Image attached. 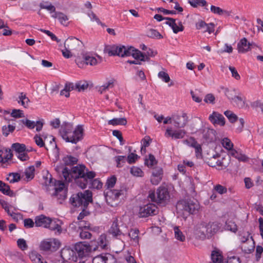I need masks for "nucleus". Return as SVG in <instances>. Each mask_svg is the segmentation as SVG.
Masks as SVG:
<instances>
[{"label":"nucleus","instance_id":"43","mask_svg":"<svg viewBox=\"0 0 263 263\" xmlns=\"http://www.w3.org/2000/svg\"><path fill=\"white\" fill-rule=\"evenodd\" d=\"M15 127L11 125H8V126L4 125L2 126V130L3 135L7 137L10 133H12L15 130Z\"/></svg>","mask_w":263,"mask_h":263},{"label":"nucleus","instance_id":"10","mask_svg":"<svg viewBox=\"0 0 263 263\" xmlns=\"http://www.w3.org/2000/svg\"><path fill=\"white\" fill-rule=\"evenodd\" d=\"M109 56L118 55L121 57H128L130 53L129 47L123 45H112L107 49Z\"/></svg>","mask_w":263,"mask_h":263},{"label":"nucleus","instance_id":"44","mask_svg":"<svg viewBox=\"0 0 263 263\" xmlns=\"http://www.w3.org/2000/svg\"><path fill=\"white\" fill-rule=\"evenodd\" d=\"M146 35L148 37L153 39H162V35L156 30L150 29L147 31Z\"/></svg>","mask_w":263,"mask_h":263},{"label":"nucleus","instance_id":"46","mask_svg":"<svg viewBox=\"0 0 263 263\" xmlns=\"http://www.w3.org/2000/svg\"><path fill=\"white\" fill-rule=\"evenodd\" d=\"M12 148L18 154L26 152V146L24 144L18 143H13Z\"/></svg>","mask_w":263,"mask_h":263},{"label":"nucleus","instance_id":"27","mask_svg":"<svg viewBox=\"0 0 263 263\" xmlns=\"http://www.w3.org/2000/svg\"><path fill=\"white\" fill-rule=\"evenodd\" d=\"M108 232L114 236H118L122 234L121 231L119 229L117 219L115 220V221L112 222V224Z\"/></svg>","mask_w":263,"mask_h":263},{"label":"nucleus","instance_id":"33","mask_svg":"<svg viewBox=\"0 0 263 263\" xmlns=\"http://www.w3.org/2000/svg\"><path fill=\"white\" fill-rule=\"evenodd\" d=\"M40 7L41 9H46L50 13L52 14L57 12L56 11L55 7L51 3L48 2L40 3Z\"/></svg>","mask_w":263,"mask_h":263},{"label":"nucleus","instance_id":"61","mask_svg":"<svg viewBox=\"0 0 263 263\" xmlns=\"http://www.w3.org/2000/svg\"><path fill=\"white\" fill-rule=\"evenodd\" d=\"M88 15L91 21H96L97 24L101 25L102 26H105V25L104 24L101 23V22L100 21L99 18L97 16V15L92 11H90V12H88Z\"/></svg>","mask_w":263,"mask_h":263},{"label":"nucleus","instance_id":"3","mask_svg":"<svg viewBox=\"0 0 263 263\" xmlns=\"http://www.w3.org/2000/svg\"><path fill=\"white\" fill-rule=\"evenodd\" d=\"M83 128L79 125L74 130H72V125L65 123L61 127L60 133L62 138L67 142L76 143L80 140L82 136Z\"/></svg>","mask_w":263,"mask_h":263},{"label":"nucleus","instance_id":"51","mask_svg":"<svg viewBox=\"0 0 263 263\" xmlns=\"http://www.w3.org/2000/svg\"><path fill=\"white\" fill-rule=\"evenodd\" d=\"M0 191H1L3 194L7 195H9L11 193V191H10L9 186L1 180H0Z\"/></svg>","mask_w":263,"mask_h":263},{"label":"nucleus","instance_id":"63","mask_svg":"<svg viewBox=\"0 0 263 263\" xmlns=\"http://www.w3.org/2000/svg\"><path fill=\"white\" fill-rule=\"evenodd\" d=\"M215 97L212 93L207 94L204 99V101L206 103H215Z\"/></svg>","mask_w":263,"mask_h":263},{"label":"nucleus","instance_id":"49","mask_svg":"<svg viewBox=\"0 0 263 263\" xmlns=\"http://www.w3.org/2000/svg\"><path fill=\"white\" fill-rule=\"evenodd\" d=\"M104 263H117L116 259L110 254H103Z\"/></svg>","mask_w":263,"mask_h":263},{"label":"nucleus","instance_id":"31","mask_svg":"<svg viewBox=\"0 0 263 263\" xmlns=\"http://www.w3.org/2000/svg\"><path fill=\"white\" fill-rule=\"evenodd\" d=\"M17 102L21 103L24 108H27L30 102V100L27 97L25 94L23 92H21L20 93L18 97Z\"/></svg>","mask_w":263,"mask_h":263},{"label":"nucleus","instance_id":"14","mask_svg":"<svg viewBox=\"0 0 263 263\" xmlns=\"http://www.w3.org/2000/svg\"><path fill=\"white\" fill-rule=\"evenodd\" d=\"M83 43L76 37H69L64 43V47L72 51H76L82 47Z\"/></svg>","mask_w":263,"mask_h":263},{"label":"nucleus","instance_id":"42","mask_svg":"<svg viewBox=\"0 0 263 263\" xmlns=\"http://www.w3.org/2000/svg\"><path fill=\"white\" fill-rule=\"evenodd\" d=\"M166 20L167 21L166 22L165 24L172 28L174 33H177L178 32V30H177V23H176V20L173 18L166 17Z\"/></svg>","mask_w":263,"mask_h":263},{"label":"nucleus","instance_id":"58","mask_svg":"<svg viewBox=\"0 0 263 263\" xmlns=\"http://www.w3.org/2000/svg\"><path fill=\"white\" fill-rule=\"evenodd\" d=\"M191 146L195 148L197 157L199 158L200 157H201L202 151L201 146L199 144H198L196 142L193 141L191 143Z\"/></svg>","mask_w":263,"mask_h":263},{"label":"nucleus","instance_id":"30","mask_svg":"<svg viewBox=\"0 0 263 263\" xmlns=\"http://www.w3.org/2000/svg\"><path fill=\"white\" fill-rule=\"evenodd\" d=\"M139 231L137 229H132L128 233L129 237L135 245L139 244Z\"/></svg>","mask_w":263,"mask_h":263},{"label":"nucleus","instance_id":"55","mask_svg":"<svg viewBox=\"0 0 263 263\" xmlns=\"http://www.w3.org/2000/svg\"><path fill=\"white\" fill-rule=\"evenodd\" d=\"M216 133V131L212 129H208L206 133L204 134V137L211 141H212L214 139V137L215 136V134Z\"/></svg>","mask_w":263,"mask_h":263},{"label":"nucleus","instance_id":"54","mask_svg":"<svg viewBox=\"0 0 263 263\" xmlns=\"http://www.w3.org/2000/svg\"><path fill=\"white\" fill-rule=\"evenodd\" d=\"M221 143L225 148L230 151V152L231 151V149H233V144L229 139L227 138H224L222 140Z\"/></svg>","mask_w":263,"mask_h":263},{"label":"nucleus","instance_id":"12","mask_svg":"<svg viewBox=\"0 0 263 263\" xmlns=\"http://www.w3.org/2000/svg\"><path fill=\"white\" fill-rule=\"evenodd\" d=\"M172 120L176 127L183 128L187 124L189 118L186 113L182 112L173 115Z\"/></svg>","mask_w":263,"mask_h":263},{"label":"nucleus","instance_id":"59","mask_svg":"<svg viewBox=\"0 0 263 263\" xmlns=\"http://www.w3.org/2000/svg\"><path fill=\"white\" fill-rule=\"evenodd\" d=\"M116 177L115 176H112L107 180L105 186H107V189L113 187L116 184Z\"/></svg>","mask_w":263,"mask_h":263},{"label":"nucleus","instance_id":"50","mask_svg":"<svg viewBox=\"0 0 263 263\" xmlns=\"http://www.w3.org/2000/svg\"><path fill=\"white\" fill-rule=\"evenodd\" d=\"M224 114L232 123L235 122L238 119L237 116L230 110L224 111Z\"/></svg>","mask_w":263,"mask_h":263},{"label":"nucleus","instance_id":"20","mask_svg":"<svg viewBox=\"0 0 263 263\" xmlns=\"http://www.w3.org/2000/svg\"><path fill=\"white\" fill-rule=\"evenodd\" d=\"M51 16L55 19H57L62 25L67 26L69 24V16L62 12L57 11L52 14Z\"/></svg>","mask_w":263,"mask_h":263},{"label":"nucleus","instance_id":"40","mask_svg":"<svg viewBox=\"0 0 263 263\" xmlns=\"http://www.w3.org/2000/svg\"><path fill=\"white\" fill-rule=\"evenodd\" d=\"M3 153V151L0 150V157L2 158L1 162L3 163H5L7 162L9 160L11 159L12 156V154L11 152V149H5V154L4 157H2V154Z\"/></svg>","mask_w":263,"mask_h":263},{"label":"nucleus","instance_id":"28","mask_svg":"<svg viewBox=\"0 0 263 263\" xmlns=\"http://www.w3.org/2000/svg\"><path fill=\"white\" fill-rule=\"evenodd\" d=\"M63 161L65 166V167H67L68 166H71L77 164L78 159L71 156L67 155L63 158Z\"/></svg>","mask_w":263,"mask_h":263},{"label":"nucleus","instance_id":"32","mask_svg":"<svg viewBox=\"0 0 263 263\" xmlns=\"http://www.w3.org/2000/svg\"><path fill=\"white\" fill-rule=\"evenodd\" d=\"M29 257L33 263H46L43 262L42 256L36 252H31L29 254Z\"/></svg>","mask_w":263,"mask_h":263},{"label":"nucleus","instance_id":"36","mask_svg":"<svg viewBox=\"0 0 263 263\" xmlns=\"http://www.w3.org/2000/svg\"><path fill=\"white\" fill-rule=\"evenodd\" d=\"M114 80H111L104 85L100 86L98 88V91L100 92V93H103L110 88H112L114 86Z\"/></svg>","mask_w":263,"mask_h":263},{"label":"nucleus","instance_id":"38","mask_svg":"<svg viewBox=\"0 0 263 263\" xmlns=\"http://www.w3.org/2000/svg\"><path fill=\"white\" fill-rule=\"evenodd\" d=\"M34 171L35 169L33 166H29L26 169L25 175L27 181L32 179L34 178Z\"/></svg>","mask_w":263,"mask_h":263},{"label":"nucleus","instance_id":"17","mask_svg":"<svg viewBox=\"0 0 263 263\" xmlns=\"http://www.w3.org/2000/svg\"><path fill=\"white\" fill-rule=\"evenodd\" d=\"M249 237L250 234H248V237L242 240L241 249L246 253H251L255 248L254 241L252 237Z\"/></svg>","mask_w":263,"mask_h":263},{"label":"nucleus","instance_id":"35","mask_svg":"<svg viewBox=\"0 0 263 263\" xmlns=\"http://www.w3.org/2000/svg\"><path fill=\"white\" fill-rule=\"evenodd\" d=\"M83 58L84 62L86 65L90 66H95L98 64V61L96 58L92 57L88 54H85L83 55Z\"/></svg>","mask_w":263,"mask_h":263},{"label":"nucleus","instance_id":"9","mask_svg":"<svg viewBox=\"0 0 263 263\" xmlns=\"http://www.w3.org/2000/svg\"><path fill=\"white\" fill-rule=\"evenodd\" d=\"M215 224H206L205 223L198 224L195 227V234L200 239H204L206 235L215 233Z\"/></svg>","mask_w":263,"mask_h":263},{"label":"nucleus","instance_id":"26","mask_svg":"<svg viewBox=\"0 0 263 263\" xmlns=\"http://www.w3.org/2000/svg\"><path fill=\"white\" fill-rule=\"evenodd\" d=\"M212 262L211 263H223V256L221 252L218 250L213 251L211 254Z\"/></svg>","mask_w":263,"mask_h":263},{"label":"nucleus","instance_id":"45","mask_svg":"<svg viewBox=\"0 0 263 263\" xmlns=\"http://www.w3.org/2000/svg\"><path fill=\"white\" fill-rule=\"evenodd\" d=\"M88 87V84L85 81H79L75 85L76 89L79 92L83 91Z\"/></svg>","mask_w":263,"mask_h":263},{"label":"nucleus","instance_id":"48","mask_svg":"<svg viewBox=\"0 0 263 263\" xmlns=\"http://www.w3.org/2000/svg\"><path fill=\"white\" fill-rule=\"evenodd\" d=\"M21 179V175L20 174L17 173H12L9 174V177L7 178V180L10 183H14L18 182Z\"/></svg>","mask_w":263,"mask_h":263},{"label":"nucleus","instance_id":"39","mask_svg":"<svg viewBox=\"0 0 263 263\" xmlns=\"http://www.w3.org/2000/svg\"><path fill=\"white\" fill-rule=\"evenodd\" d=\"M47 228L52 231H57L59 233H61L62 231V228L60 225L55 221H52L51 219H50V223Z\"/></svg>","mask_w":263,"mask_h":263},{"label":"nucleus","instance_id":"25","mask_svg":"<svg viewBox=\"0 0 263 263\" xmlns=\"http://www.w3.org/2000/svg\"><path fill=\"white\" fill-rule=\"evenodd\" d=\"M55 170L58 172H62L64 180L66 182H69L70 179L68 178V167H64L62 164L57 165L55 167Z\"/></svg>","mask_w":263,"mask_h":263},{"label":"nucleus","instance_id":"41","mask_svg":"<svg viewBox=\"0 0 263 263\" xmlns=\"http://www.w3.org/2000/svg\"><path fill=\"white\" fill-rule=\"evenodd\" d=\"M189 3L194 8H197L198 6L204 7L207 5L205 0H189Z\"/></svg>","mask_w":263,"mask_h":263},{"label":"nucleus","instance_id":"23","mask_svg":"<svg viewBox=\"0 0 263 263\" xmlns=\"http://www.w3.org/2000/svg\"><path fill=\"white\" fill-rule=\"evenodd\" d=\"M129 49L130 53L129 56L132 55L137 60H139L140 61H145V54L132 46L129 47Z\"/></svg>","mask_w":263,"mask_h":263},{"label":"nucleus","instance_id":"2","mask_svg":"<svg viewBox=\"0 0 263 263\" xmlns=\"http://www.w3.org/2000/svg\"><path fill=\"white\" fill-rule=\"evenodd\" d=\"M70 201L74 206H81L82 211L79 215L78 219L82 220L89 214L86 208L89 203L92 202V193L89 190H86L83 193L79 192L73 195L70 199Z\"/></svg>","mask_w":263,"mask_h":263},{"label":"nucleus","instance_id":"19","mask_svg":"<svg viewBox=\"0 0 263 263\" xmlns=\"http://www.w3.org/2000/svg\"><path fill=\"white\" fill-rule=\"evenodd\" d=\"M209 120L214 125L219 124L221 126H224L225 124L224 117L216 111L213 112L212 114L209 116Z\"/></svg>","mask_w":263,"mask_h":263},{"label":"nucleus","instance_id":"53","mask_svg":"<svg viewBox=\"0 0 263 263\" xmlns=\"http://www.w3.org/2000/svg\"><path fill=\"white\" fill-rule=\"evenodd\" d=\"M97 244H98V247H100L101 249H106L107 246L106 236L101 235L99 238V241L97 242Z\"/></svg>","mask_w":263,"mask_h":263},{"label":"nucleus","instance_id":"11","mask_svg":"<svg viewBox=\"0 0 263 263\" xmlns=\"http://www.w3.org/2000/svg\"><path fill=\"white\" fill-rule=\"evenodd\" d=\"M64 187L65 184L63 182L54 180V192L52 196L56 197L60 203H62L66 197V192L64 190Z\"/></svg>","mask_w":263,"mask_h":263},{"label":"nucleus","instance_id":"1","mask_svg":"<svg viewBox=\"0 0 263 263\" xmlns=\"http://www.w3.org/2000/svg\"><path fill=\"white\" fill-rule=\"evenodd\" d=\"M68 174L70 182L74 179L77 184L82 189L86 188L88 182L91 181L96 176L95 172L88 171L83 165H78L69 169Z\"/></svg>","mask_w":263,"mask_h":263},{"label":"nucleus","instance_id":"18","mask_svg":"<svg viewBox=\"0 0 263 263\" xmlns=\"http://www.w3.org/2000/svg\"><path fill=\"white\" fill-rule=\"evenodd\" d=\"M254 46L248 41L246 38L243 37L237 44V49L239 53H246L249 51Z\"/></svg>","mask_w":263,"mask_h":263},{"label":"nucleus","instance_id":"56","mask_svg":"<svg viewBox=\"0 0 263 263\" xmlns=\"http://www.w3.org/2000/svg\"><path fill=\"white\" fill-rule=\"evenodd\" d=\"M231 99L236 103L238 107L242 108L245 106V102L241 97L236 96L234 98H232Z\"/></svg>","mask_w":263,"mask_h":263},{"label":"nucleus","instance_id":"37","mask_svg":"<svg viewBox=\"0 0 263 263\" xmlns=\"http://www.w3.org/2000/svg\"><path fill=\"white\" fill-rule=\"evenodd\" d=\"M230 153L231 156L234 157L239 161L245 162L248 159V158L246 155L239 154L235 149H231Z\"/></svg>","mask_w":263,"mask_h":263},{"label":"nucleus","instance_id":"13","mask_svg":"<svg viewBox=\"0 0 263 263\" xmlns=\"http://www.w3.org/2000/svg\"><path fill=\"white\" fill-rule=\"evenodd\" d=\"M157 213V207L153 203L147 204L139 210V215L142 217L156 215Z\"/></svg>","mask_w":263,"mask_h":263},{"label":"nucleus","instance_id":"62","mask_svg":"<svg viewBox=\"0 0 263 263\" xmlns=\"http://www.w3.org/2000/svg\"><path fill=\"white\" fill-rule=\"evenodd\" d=\"M214 190L220 194H223L227 192V189L225 186L220 184H217L214 186Z\"/></svg>","mask_w":263,"mask_h":263},{"label":"nucleus","instance_id":"4","mask_svg":"<svg viewBox=\"0 0 263 263\" xmlns=\"http://www.w3.org/2000/svg\"><path fill=\"white\" fill-rule=\"evenodd\" d=\"M199 208L198 201L194 199L181 200L176 204L177 213L184 217L190 214L196 213Z\"/></svg>","mask_w":263,"mask_h":263},{"label":"nucleus","instance_id":"34","mask_svg":"<svg viewBox=\"0 0 263 263\" xmlns=\"http://www.w3.org/2000/svg\"><path fill=\"white\" fill-rule=\"evenodd\" d=\"M108 123L109 125L113 126L121 125H125L127 124V120L125 118H114L108 121Z\"/></svg>","mask_w":263,"mask_h":263},{"label":"nucleus","instance_id":"7","mask_svg":"<svg viewBox=\"0 0 263 263\" xmlns=\"http://www.w3.org/2000/svg\"><path fill=\"white\" fill-rule=\"evenodd\" d=\"M61 246V242L57 238H50L44 239L40 244L39 248L41 251L52 253L57 251Z\"/></svg>","mask_w":263,"mask_h":263},{"label":"nucleus","instance_id":"21","mask_svg":"<svg viewBox=\"0 0 263 263\" xmlns=\"http://www.w3.org/2000/svg\"><path fill=\"white\" fill-rule=\"evenodd\" d=\"M186 133V131L183 129H180L173 132L171 128H168L166 130V134L172 138H174L175 139L183 138Z\"/></svg>","mask_w":263,"mask_h":263},{"label":"nucleus","instance_id":"8","mask_svg":"<svg viewBox=\"0 0 263 263\" xmlns=\"http://www.w3.org/2000/svg\"><path fill=\"white\" fill-rule=\"evenodd\" d=\"M126 190L125 189L107 191L105 196L107 203L111 206H117L120 202V197L123 196Z\"/></svg>","mask_w":263,"mask_h":263},{"label":"nucleus","instance_id":"15","mask_svg":"<svg viewBox=\"0 0 263 263\" xmlns=\"http://www.w3.org/2000/svg\"><path fill=\"white\" fill-rule=\"evenodd\" d=\"M74 249L80 258L86 257L90 253V247L88 246V243L85 242L77 243L75 245Z\"/></svg>","mask_w":263,"mask_h":263},{"label":"nucleus","instance_id":"60","mask_svg":"<svg viewBox=\"0 0 263 263\" xmlns=\"http://www.w3.org/2000/svg\"><path fill=\"white\" fill-rule=\"evenodd\" d=\"M158 76L165 83H167L170 81L169 75L165 71H160L158 74Z\"/></svg>","mask_w":263,"mask_h":263},{"label":"nucleus","instance_id":"16","mask_svg":"<svg viewBox=\"0 0 263 263\" xmlns=\"http://www.w3.org/2000/svg\"><path fill=\"white\" fill-rule=\"evenodd\" d=\"M61 256L65 261L70 260L76 262L77 260L76 252L69 248H63L61 250Z\"/></svg>","mask_w":263,"mask_h":263},{"label":"nucleus","instance_id":"47","mask_svg":"<svg viewBox=\"0 0 263 263\" xmlns=\"http://www.w3.org/2000/svg\"><path fill=\"white\" fill-rule=\"evenodd\" d=\"M157 163V160L155 159L154 156L152 154H149L148 158L145 159L144 163L148 167H152Z\"/></svg>","mask_w":263,"mask_h":263},{"label":"nucleus","instance_id":"57","mask_svg":"<svg viewBox=\"0 0 263 263\" xmlns=\"http://www.w3.org/2000/svg\"><path fill=\"white\" fill-rule=\"evenodd\" d=\"M130 173L132 175L137 177H142L143 175L142 171L138 167H132L130 168Z\"/></svg>","mask_w":263,"mask_h":263},{"label":"nucleus","instance_id":"64","mask_svg":"<svg viewBox=\"0 0 263 263\" xmlns=\"http://www.w3.org/2000/svg\"><path fill=\"white\" fill-rule=\"evenodd\" d=\"M138 158L139 156L137 154L132 153L127 157V161L128 163L132 164L135 162Z\"/></svg>","mask_w":263,"mask_h":263},{"label":"nucleus","instance_id":"6","mask_svg":"<svg viewBox=\"0 0 263 263\" xmlns=\"http://www.w3.org/2000/svg\"><path fill=\"white\" fill-rule=\"evenodd\" d=\"M230 162L229 156L221 157L220 155L217 154L209 158L207 163L211 167L217 168L218 170H222L227 167Z\"/></svg>","mask_w":263,"mask_h":263},{"label":"nucleus","instance_id":"29","mask_svg":"<svg viewBox=\"0 0 263 263\" xmlns=\"http://www.w3.org/2000/svg\"><path fill=\"white\" fill-rule=\"evenodd\" d=\"M173 231L174 233L175 238L183 242L185 240V236L183 234L181 231L180 230L179 227L174 226L173 227Z\"/></svg>","mask_w":263,"mask_h":263},{"label":"nucleus","instance_id":"5","mask_svg":"<svg viewBox=\"0 0 263 263\" xmlns=\"http://www.w3.org/2000/svg\"><path fill=\"white\" fill-rule=\"evenodd\" d=\"M157 197L154 192L149 194L148 198L152 202L161 205H164L170 199V195L167 189L164 186H160L157 190Z\"/></svg>","mask_w":263,"mask_h":263},{"label":"nucleus","instance_id":"22","mask_svg":"<svg viewBox=\"0 0 263 263\" xmlns=\"http://www.w3.org/2000/svg\"><path fill=\"white\" fill-rule=\"evenodd\" d=\"M50 218L43 215L36 216L35 218V224L36 227L47 228L50 223Z\"/></svg>","mask_w":263,"mask_h":263},{"label":"nucleus","instance_id":"52","mask_svg":"<svg viewBox=\"0 0 263 263\" xmlns=\"http://www.w3.org/2000/svg\"><path fill=\"white\" fill-rule=\"evenodd\" d=\"M115 160L117 163V166L121 167L123 166V163H125L127 158L124 156H118L115 157Z\"/></svg>","mask_w":263,"mask_h":263},{"label":"nucleus","instance_id":"24","mask_svg":"<svg viewBox=\"0 0 263 263\" xmlns=\"http://www.w3.org/2000/svg\"><path fill=\"white\" fill-rule=\"evenodd\" d=\"M211 11L212 13L214 14H218L219 15H224L226 16H230L232 13V11H228L226 10H223L220 8L219 7H216L213 5L211 6Z\"/></svg>","mask_w":263,"mask_h":263}]
</instances>
